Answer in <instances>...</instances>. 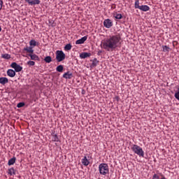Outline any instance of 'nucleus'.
I'll return each mask as SVG.
<instances>
[{
	"label": "nucleus",
	"mask_w": 179,
	"mask_h": 179,
	"mask_svg": "<svg viewBox=\"0 0 179 179\" xmlns=\"http://www.w3.org/2000/svg\"><path fill=\"white\" fill-rule=\"evenodd\" d=\"M44 61L47 64H50V62H52V58L51 57V56H46L44 59Z\"/></svg>",
	"instance_id": "412c9836"
},
{
	"label": "nucleus",
	"mask_w": 179,
	"mask_h": 179,
	"mask_svg": "<svg viewBox=\"0 0 179 179\" xmlns=\"http://www.w3.org/2000/svg\"><path fill=\"white\" fill-rule=\"evenodd\" d=\"M0 31H2V28L0 27Z\"/></svg>",
	"instance_id": "f704fd0d"
},
{
	"label": "nucleus",
	"mask_w": 179,
	"mask_h": 179,
	"mask_svg": "<svg viewBox=\"0 0 179 179\" xmlns=\"http://www.w3.org/2000/svg\"><path fill=\"white\" fill-rule=\"evenodd\" d=\"M82 163L83 166H89L90 162H89V159H87V157L85 156L84 158L82 159Z\"/></svg>",
	"instance_id": "a211bd4d"
},
{
	"label": "nucleus",
	"mask_w": 179,
	"mask_h": 179,
	"mask_svg": "<svg viewBox=\"0 0 179 179\" xmlns=\"http://www.w3.org/2000/svg\"><path fill=\"white\" fill-rule=\"evenodd\" d=\"M1 58H3L4 59H10V55L6 53L1 55Z\"/></svg>",
	"instance_id": "b1692460"
},
{
	"label": "nucleus",
	"mask_w": 179,
	"mask_h": 179,
	"mask_svg": "<svg viewBox=\"0 0 179 179\" xmlns=\"http://www.w3.org/2000/svg\"><path fill=\"white\" fill-rule=\"evenodd\" d=\"M2 5H3V1L0 0V10L2 9Z\"/></svg>",
	"instance_id": "473e14b6"
},
{
	"label": "nucleus",
	"mask_w": 179,
	"mask_h": 179,
	"mask_svg": "<svg viewBox=\"0 0 179 179\" xmlns=\"http://www.w3.org/2000/svg\"><path fill=\"white\" fill-rule=\"evenodd\" d=\"M163 52H170V47L167 45H162Z\"/></svg>",
	"instance_id": "aec40b11"
},
{
	"label": "nucleus",
	"mask_w": 179,
	"mask_h": 179,
	"mask_svg": "<svg viewBox=\"0 0 179 179\" xmlns=\"http://www.w3.org/2000/svg\"><path fill=\"white\" fill-rule=\"evenodd\" d=\"M114 17H115V19H122V14H116L114 15Z\"/></svg>",
	"instance_id": "c756f323"
},
{
	"label": "nucleus",
	"mask_w": 179,
	"mask_h": 179,
	"mask_svg": "<svg viewBox=\"0 0 179 179\" xmlns=\"http://www.w3.org/2000/svg\"><path fill=\"white\" fill-rule=\"evenodd\" d=\"M103 26L106 27V29H110V27H112L113 22H111V20L106 19L103 21Z\"/></svg>",
	"instance_id": "423d86ee"
},
{
	"label": "nucleus",
	"mask_w": 179,
	"mask_h": 179,
	"mask_svg": "<svg viewBox=\"0 0 179 179\" xmlns=\"http://www.w3.org/2000/svg\"><path fill=\"white\" fill-rule=\"evenodd\" d=\"M52 141L53 142H59V138H58V135L55 134V133H52Z\"/></svg>",
	"instance_id": "2eb2a0df"
},
{
	"label": "nucleus",
	"mask_w": 179,
	"mask_h": 179,
	"mask_svg": "<svg viewBox=\"0 0 179 179\" xmlns=\"http://www.w3.org/2000/svg\"><path fill=\"white\" fill-rule=\"evenodd\" d=\"M91 62L92 63L90 66V68H94L97 66V64H99V60H97V58H94L93 60H91Z\"/></svg>",
	"instance_id": "f3484780"
},
{
	"label": "nucleus",
	"mask_w": 179,
	"mask_h": 179,
	"mask_svg": "<svg viewBox=\"0 0 179 179\" xmlns=\"http://www.w3.org/2000/svg\"><path fill=\"white\" fill-rule=\"evenodd\" d=\"M101 52H103L101 50L98 51L97 55L99 56L101 55Z\"/></svg>",
	"instance_id": "72a5a7b5"
},
{
	"label": "nucleus",
	"mask_w": 179,
	"mask_h": 179,
	"mask_svg": "<svg viewBox=\"0 0 179 179\" xmlns=\"http://www.w3.org/2000/svg\"><path fill=\"white\" fill-rule=\"evenodd\" d=\"M175 98L179 101V91L175 93Z\"/></svg>",
	"instance_id": "7c9ffc66"
},
{
	"label": "nucleus",
	"mask_w": 179,
	"mask_h": 179,
	"mask_svg": "<svg viewBox=\"0 0 179 179\" xmlns=\"http://www.w3.org/2000/svg\"><path fill=\"white\" fill-rule=\"evenodd\" d=\"M63 78L64 79H72V78H73V75L72 74V73H71V71H67L66 73L63 74Z\"/></svg>",
	"instance_id": "9d476101"
},
{
	"label": "nucleus",
	"mask_w": 179,
	"mask_h": 179,
	"mask_svg": "<svg viewBox=\"0 0 179 179\" xmlns=\"http://www.w3.org/2000/svg\"><path fill=\"white\" fill-rule=\"evenodd\" d=\"M72 49V45L71 43L66 44L64 47V50H66L67 51H70V50Z\"/></svg>",
	"instance_id": "a878e982"
},
{
	"label": "nucleus",
	"mask_w": 179,
	"mask_h": 179,
	"mask_svg": "<svg viewBox=\"0 0 179 179\" xmlns=\"http://www.w3.org/2000/svg\"><path fill=\"white\" fill-rule=\"evenodd\" d=\"M57 72H63L64 71V66L62 64L59 65L56 68Z\"/></svg>",
	"instance_id": "4be33fe9"
},
{
	"label": "nucleus",
	"mask_w": 179,
	"mask_h": 179,
	"mask_svg": "<svg viewBox=\"0 0 179 179\" xmlns=\"http://www.w3.org/2000/svg\"><path fill=\"white\" fill-rule=\"evenodd\" d=\"M8 174H10V176H15L16 175V172H15V169L13 168H10V169H8Z\"/></svg>",
	"instance_id": "5701e85b"
},
{
	"label": "nucleus",
	"mask_w": 179,
	"mask_h": 179,
	"mask_svg": "<svg viewBox=\"0 0 179 179\" xmlns=\"http://www.w3.org/2000/svg\"><path fill=\"white\" fill-rule=\"evenodd\" d=\"M121 37L120 35H113L103 40L102 43V48L106 51H114L115 48H118L121 45Z\"/></svg>",
	"instance_id": "f257e3e1"
},
{
	"label": "nucleus",
	"mask_w": 179,
	"mask_h": 179,
	"mask_svg": "<svg viewBox=\"0 0 179 179\" xmlns=\"http://www.w3.org/2000/svg\"><path fill=\"white\" fill-rule=\"evenodd\" d=\"M24 51H27V52H29V54H34V50H33V47H26L24 48Z\"/></svg>",
	"instance_id": "dca6fc26"
},
{
	"label": "nucleus",
	"mask_w": 179,
	"mask_h": 179,
	"mask_svg": "<svg viewBox=\"0 0 179 179\" xmlns=\"http://www.w3.org/2000/svg\"><path fill=\"white\" fill-rule=\"evenodd\" d=\"M27 55L28 57H30V59H31V61H40V57H38L36 54L32 53L28 54Z\"/></svg>",
	"instance_id": "1a4fd4ad"
},
{
	"label": "nucleus",
	"mask_w": 179,
	"mask_h": 179,
	"mask_svg": "<svg viewBox=\"0 0 179 179\" xmlns=\"http://www.w3.org/2000/svg\"><path fill=\"white\" fill-rule=\"evenodd\" d=\"M10 67L15 69V72H21L22 69H23V67L22 66L17 64L16 62H13L10 64Z\"/></svg>",
	"instance_id": "39448f33"
},
{
	"label": "nucleus",
	"mask_w": 179,
	"mask_h": 179,
	"mask_svg": "<svg viewBox=\"0 0 179 179\" xmlns=\"http://www.w3.org/2000/svg\"><path fill=\"white\" fill-rule=\"evenodd\" d=\"M25 103L24 102H20L17 103V108H22V107H24Z\"/></svg>",
	"instance_id": "c85d7f7f"
},
{
	"label": "nucleus",
	"mask_w": 179,
	"mask_h": 179,
	"mask_svg": "<svg viewBox=\"0 0 179 179\" xmlns=\"http://www.w3.org/2000/svg\"><path fill=\"white\" fill-rule=\"evenodd\" d=\"M86 40H87V36H85L80 39L77 40L76 44H83Z\"/></svg>",
	"instance_id": "ddd939ff"
},
{
	"label": "nucleus",
	"mask_w": 179,
	"mask_h": 179,
	"mask_svg": "<svg viewBox=\"0 0 179 179\" xmlns=\"http://www.w3.org/2000/svg\"><path fill=\"white\" fill-rule=\"evenodd\" d=\"M99 173L101 174V176H106V174H108V165L107 164H100L99 166Z\"/></svg>",
	"instance_id": "7ed1b4c3"
},
{
	"label": "nucleus",
	"mask_w": 179,
	"mask_h": 179,
	"mask_svg": "<svg viewBox=\"0 0 179 179\" xmlns=\"http://www.w3.org/2000/svg\"><path fill=\"white\" fill-rule=\"evenodd\" d=\"M25 2L33 6V5H40L41 1L40 0H25Z\"/></svg>",
	"instance_id": "0eeeda50"
},
{
	"label": "nucleus",
	"mask_w": 179,
	"mask_h": 179,
	"mask_svg": "<svg viewBox=\"0 0 179 179\" xmlns=\"http://www.w3.org/2000/svg\"><path fill=\"white\" fill-rule=\"evenodd\" d=\"M9 80L6 77H1L0 78V83L1 85H5L6 83H8Z\"/></svg>",
	"instance_id": "f8f14e48"
},
{
	"label": "nucleus",
	"mask_w": 179,
	"mask_h": 179,
	"mask_svg": "<svg viewBox=\"0 0 179 179\" xmlns=\"http://www.w3.org/2000/svg\"><path fill=\"white\" fill-rule=\"evenodd\" d=\"M65 53L62 50H57L56 51V59L57 62H62L64 59H65Z\"/></svg>",
	"instance_id": "20e7f679"
},
{
	"label": "nucleus",
	"mask_w": 179,
	"mask_h": 179,
	"mask_svg": "<svg viewBox=\"0 0 179 179\" xmlns=\"http://www.w3.org/2000/svg\"><path fill=\"white\" fill-rule=\"evenodd\" d=\"M108 1H111V0H108Z\"/></svg>",
	"instance_id": "c9c22d12"
},
{
	"label": "nucleus",
	"mask_w": 179,
	"mask_h": 179,
	"mask_svg": "<svg viewBox=\"0 0 179 179\" xmlns=\"http://www.w3.org/2000/svg\"><path fill=\"white\" fill-rule=\"evenodd\" d=\"M29 45H31V46L36 47V45H38V44H37V42L36 41V40L32 39L29 41Z\"/></svg>",
	"instance_id": "393cba45"
},
{
	"label": "nucleus",
	"mask_w": 179,
	"mask_h": 179,
	"mask_svg": "<svg viewBox=\"0 0 179 179\" xmlns=\"http://www.w3.org/2000/svg\"><path fill=\"white\" fill-rule=\"evenodd\" d=\"M140 10H142L143 12H148V10H150V7H149L147 5H143L140 7Z\"/></svg>",
	"instance_id": "4468645a"
},
{
	"label": "nucleus",
	"mask_w": 179,
	"mask_h": 179,
	"mask_svg": "<svg viewBox=\"0 0 179 179\" xmlns=\"http://www.w3.org/2000/svg\"><path fill=\"white\" fill-rule=\"evenodd\" d=\"M91 55H92V53L90 52H82L80 55V58H81L82 59H85V58L91 57Z\"/></svg>",
	"instance_id": "9b49d317"
},
{
	"label": "nucleus",
	"mask_w": 179,
	"mask_h": 179,
	"mask_svg": "<svg viewBox=\"0 0 179 179\" xmlns=\"http://www.w3.org/2000/svg\"><path fill=\"white\" fill-rule=\"evenodd\" d=\"M27 64L29 65V66H34V65H36V62L31 60L28 61Z\"/></svg>",
	"instance_id": "cd10ccee"
},
{
	"label": "nucleus",
	"mask_w": 179,
	"mask_h": 179,
	"mask_svg": "<svg viewBox=\"0 0 179 179\" xmlns=\"http://www.w3.org/2000/svg\"><path fill=\"white\" fill-rule=\"evenodd\" d=\"M152 179H160V178L159 177V176H157V174H154L152 176Z\"/></svg>",
	"instance_id": "2f4dec72"
},
{
	"label": "nucleus",
	"mask_w": 179,
	"mask_h": 179,
	"mask_svg": "<svg viewBox=\"0 0 179 179\" xmlns=\"http://www.w3.org/2000/svg\"><path fill=\"white\" fill-rule=\"evenodd\" d=\"M131 150H133V152H134V153H136V155H138V156H139L140 157H143V156H145V152H143V150L138 145H134L131 148Z\"/></svg>",
	"instance_id": "f03ea898"
},
{
	"label": "nucleus",
	"mask_w": 179,
	"mask_h": 179,
	"mask_svg": "<svg viewBox=\"0 0 179 179\" xmlns=\"http://www.w3.org/2000/svg\"><path fill=\"white\" fill-rule=\"evenodd\" d=\"M16 163V157H13L10 159L8 160V166H13Z\"/></svg>",
	"instance_id": "6ab92c4d"
},
{
	"label": "nucleus",
	"mask_w": 179,
	"mask_h": 179,
	"mask_svg": "<svg viewBox=\"0 0 179 179\" xmlns=\"http://www.w3.org/2000/svg\"><path fill=\"white\" fill-rule=\"evenodd\" d=\"M7 75L10 78H15V76H16V71H15L13 69H8L7 71Z\"/></svg>",
	"instance_id": "6e6552de"
},
{
	"label": "nucleus",
	"mask_w": 179,
	"mask_h": 179,
	"mask_svg": "<svg viewBox=\"0 0 179 179\" xmlns=\"http://www.w3.org/2000/svg\"><path fill=\"white\" fill-rule=\"evenodd\" d=\"M134 8L135 9H141V6H139V0H136L135 1Z\"/></svg>",
	"instance_id": "bb28decb"
}]
</instances>
